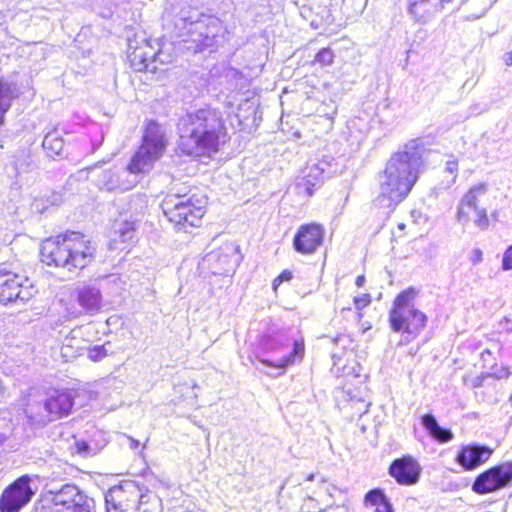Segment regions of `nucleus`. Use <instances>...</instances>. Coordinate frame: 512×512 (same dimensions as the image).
Listing matches in <instances>:
<instances>
[{
	"instance_id": "47",
	"label": "nucleus",
	"mask_w": 512,
	"mask_h": 512,
	"mask_svg": "<svg viewBox=\"0 0 512 512\" xmlns=\"http://www.w3.org/2000/svg\"><path fill=\"white\" fill-rule=\"evenodd\" d=\"M365 283V277L363 275H359L357 278H356V281H355V284L358 286V287H361L363 286Z\"/></svg>"
},
{
	"instance_id": "36",
	"label": "nucleus",
	"mask_w": 512,
	"mask_h": 512,
	"mask_svg": "<svg viewBox=\"0 0 512 512\" xmlns=\"http://www.w3.org/2000/svg\"><path fill=\"white\" fill-rule=\"evenodd\" d=\"M74 448L76 453L84 457L93 455L95 453L90 445L85 441H76Z\"/></svg>"
},
{
	"instance_id": "31",
	"label": "nucleus",
	"mask_w": 512,
	"mask_h": 512,
	"mask_svg": "<svg viewBox=\"0 0 512 512\" xmlns=\"http://www.w3.org/2000/svg\"><path fill=\"white\" fill-rule=\"evenodd\" d=\"M487 377H492L497 380L507 379L511 375V370L508 366L501 365L499 366L496 363H492L486 372Z\"/></svg>"
},
{
	"instance_id": "54",
	"label": "nucleus",
	"mask_w": 512,
	"mask_h": 512,
	"mask_svg": "<svg viewBox=\"0 0 512 512\" xmlns=\"http://www.w3.org/2000/svg\"><path fill=\"white\" fill-rule=\"evenodd\" d=\"M464 2H465V0H462V2H461V3H464Z\"/></svg>"
},
{
	"instance_id": "10",
	"label": "nucleus",
	"mask_w": 512,
	"mask_h": 512,
	"mask_svg": "<svg viewBox=\"0 0 512 512\" xmlns=\"http://www.w3.org/2000/svg\"><path fill=\"white\" fill-rule=\"evenodd\" d=\"M35 288L27 278L0 265V303L23 305L34 297Z\"/></svg>"
},
{
	"instance_id": "33",
	"label": "nucleus",
	"mask_w": 512,
	"mask_h": 512,
	"mask_svg": "<svg viewBox=\"0 0 512 512\" xmlns=\"http://www.w3.org/2000/svg\"><path fill=\"white\" fill-rule=\"evenodd\" d=\"M385 498H386V496L384 495V493L380 489L370 490L365 495V505L366 506L370 505V506H375L376 507Z\"/></svg>"
},
{
	"instance_id": "22",
	"label": "nucleus",
	"mask_w": 512,
	"mask_h": 512,
	"mask_svg": "<svg viewBox=\"0 0 512 512\" xmlns=\"http://www.w3.org/2000/svg\"><path fill=\"white\" fill-rule=\"evenodd\" d=\"M77 302L88 314H96L102 307V294L99 287L84 285L77 289Z\"/></svg>"
},
{
	"instance_id": "37",
	"label": "nucleus",
	"mask_w": 512,
	"mask_h": 512,
	"mask_svg": "<svg viewBox=\"0 0 512 512\" xmlns=\"http://www.w3.org/2000/svg\"><path fill=\"white\" fill-rule=\"evenodd\" d=\"M488 378L487 374H481L474 377H464L463 381L466 386H471L473 388L481 387L483 385L484 380Z\"/></svg>"
},
{
	"instance_id": "38",
	"label": "nucleus",
	"mask_w": 512,
	"mask_h": 512,
	"mask_svg": "<svg viewBox=\"0 0 512 512\" xmlns=\"http://www.w3.org/2000/svg\"><path fill=\"white\" fill-rule=\"evenodd\" d=\"M371 302V296L369 294H362L354 298V304L357 310H362L367 307Z\"/></svg>"
},
{
	"instance_id": "6",
	"label": "nucleus",
	"mask_w": 512,
	"mask_h": 512,
	"mask_svg": "<svg viewBox=\"0 0 512 512\" xmlns=\"http://www.w3.org/2000/svg\"><path fill=\"white\" fill-rule=\"evenodd\" d=\"M206 204L203 196L172 193L163 199L161 207L174 227L187 233L201 225Z\"/></svg>"
},
{
	"instance_id": "26",
	"label": "nucleus",
	"mask_w": 512,
	"mask_h": 512,
	"mask_svg": "<svg viewBox=\"0 0 512 512\" xmlns=\"http://www.w3.org/2000/svg\"><path fill=\"white\" fill-rule=\"evenodd\" d=\"M421 423L432 439L439 443L448 441V429L441 427L432 414L422 416Z\"/></svg>"
},
{
	"instance_id": "39",
	"label": "nucleus",
	"mask_w": 512,
	"mask_h": 512,
	"mask_svg": "<svg viewBox=\"0 0 512 512\" xmlns=\"http://www.w3.org/2000/svg\"><path fill=\"white\" fill-rule=\"evenodd\" d=\"M502 268L505 271L512 269V245H510L503 254Z\"/></svg>"
},
{
	"instance_id": "21",
	"label": "nucleus",
	"mask_w": 512,
	"mask_h": 512,
	"mask_svg": "<svg viewBox=\"0 0 512 512\" xmlns=\"http://www.w3.org/2000/svg\"><path fill=\"white\" fill-rule=\"evenodd\" d=\"M322 179L323 168H319L315 162L308 163L302 170V175L297 178L295 186L297 193L310 197Z\"/></svg>"
},
{
	"instance_id": "44",
	"label": "nucleus",
	"mask_w": 512,
	"mask_h": 512,
	"mask_svg": "<svg viewBox=\"0 0 512 512\" xmlns=\"http://www.w3.org/2000/svg\"><path fill=\"white\" fill-rule=\"evenodd\" d=\"M74 338H75L74 336H73V337H71V338H68V337L66 338L65 343H64V345H63V347H62V355H63V356H67V355H68V350H69L70 348H72V346H73V345H72V340H73Z\"/></svg>"
},
{
	"instance_id": "16",
	"label": "nucleus",
	"mask_w": 512,
	"mask_h": 512,
	"mask_svg": "<svg viewBox=\"0 0 512 512\" xmlns=\"http://www.w3.org/2000/svg\"><path fill=\"white\" fill-rule=\"evenodd\" d=\"M161 53L154 51L153 47L146 40L141 46H133L130 40L128 44V59L132 68L136 71H149L155 73L158 69L156 62L160 59Z\"/></svg>"
},
{
	"instance_id": "17",
	"label": "nucleus",
	"mask_w": 512,
	"mask_h": 512,
	"mask_svg": "<svg viewBox=\"0 0 512 512\" xmlns=\"http://www.w3.org/2000/svg\"><path fill=\"white\" fill-rule=\"evenodd\" d=\"M323 235L324 231L320 225H302L294 237V249L302 254L313 253L321 245Z\"/></svg>"
},
{
	"instance_id": "28",
	"label": "nucleus",
	"mask_w": 512,
	"mask_h": 512,
	"mask_svg": "<svg viewBox=\"0 0 512 512\" xmlns=\"http://www.w3.org/2000/svg\"><path fill=\"white\" fill-rule=\"evenodd\" d=\"M319 490L325 494L327 497L326 501L327 503H334V500L338 499L341 495L345 493V490L342 488H339L335 486L334 484L328 483V481L324 478H321L320 484H319ZM335 504H333V507Z\"/></svg>"
},
{
	"instance_id": "1",
	"label": "nucleus",
	"mask_w": 512,
	"mask_h": 512,
	"mask_svg": "<svg viewBox=\"0 0 512 512\" xmlns=\"http://www.w3.org/2000/svg\"><path fill=\"white\" fill-rule=\"evenodd\" d=\"M424 151L422 142L413 139L390 156L384 170L378 174L380 206L394 209L408 197L419 178Z\"/></svg>"
},
{
	"instance_id": "32",
	"label": "nucleus",
	"mask_w": 512,
	"mask_h": 512,
	"mask_svg": "<svg viewBox=\"0 0 512 512\" xmlns=\"http://www.w3.org/2000/svg\"><path fill=\"white\" fill-rule=\"evenodd\" d=\"M261 347L267 352H278L283 350L284 344L271 336H265L261 341Z\"/></svg>"
},
{
	"instance_id": "40",
	"label": "nucleus",
	"mask_w": 512,
	"mask_h": 512,
	"mask_svg": "<svg viewBox=\"0 0 512 512\" xmlns=\"http://www.w3.org/2000/svg\"><path fill=\"white\" fill-rule=\"evenodd\" d=\"M293 277L292 272L289 270H284L278 277H276L273 281V289L277 290L278 286L285 282L291 280Z\"/></svg>"
},
{
	"instance_id": "14",
	"label": "nucleus",
	"mask_w": 512,
	"mask_h": 512,
	"mask_svg": "<svg viewBox=\"0 0 512 512\" xmlns=\"http://www.w3.org/2000/svg\"><path fill=\"white\" fill-rule=\"evenodd\" d=\"M77 391L72 389L53 390L47 394L44 401V409L47 412V420L54 421L68 416L76 404Z\"/></svg>"
},
{
	"instance_id": "24",
	"label": "nucleus",
	"mask_w": 512,
	"mask_h": 512,
	"mask_svg": "<svg viewBox=\"0 0 512 512\" xmlns=\"http://www.w3.org/2000/svg\"><path fill=\"white\" fill-rule=\"evenodd\" d=\"M304 353V344L302 342L295 341L293 350L289 352L287 355H284L280 359L277 360H269V359H261L260 362L266 366L273 367L281 370L278 375L282 374L286 367L292 364L296 357L301 358Z\"/></svg>"
},
{
	"instance_id": "25",
	"label": "nucleus",
	"mask_w": 512,
	"mask_h": 512,
	"mask_svg": "<svg viewBox=\"0 0 512 512\" xmlns=\"http://www.w3.org/2000/svg\"><path fill=\"white\" fill-rule=\"evenodd\" d=\"M18 97L16 84L0 80V126L4 116L12 105V101Z\"/></svg>"
},
{
	"instance_id": "5",
	"label": "nucleus",
	"mask_w": 512,
	"mask_h": 512,
	"mask_svg": "<svg viewBox=\"0 0 512 512\" xmlns=\"http://www.w3.org/2000/svg\"><path fill=\"white\" fill-rule=\"evenodd\" d=\"M218 20L203 15L192 7L182 8L173 19V33L185 43H192L188 49L201 52L215 44Z\"/></svg>"
},
{
	"instance_id": "11",
	"label": "nucleus",
	"mask_w": 512,
	"mask_h": 512,
	"mask_svg": "<svg viewBox=\"0 0 512 512\" xmlns=\"http://www.w3.org/2000/svg\"><path fill=\"white\" fill-rule=\"evenodd\" d=\"M512 483V462L495 465L480 473L472 484V490L479 495L493 493Z\"/></svg>"
},
{
	"instance_id": "51",
	"label": "nucleus",
	"mask_w": 512,
	"mask_h": 512,
	"mask_svg": "<svg viewBox=\"0 0 512 512\" xmlns=\"http://www.w3.org/2000/svg\"><path fill=\"white\" fill-rule=\"evenodd\" d=\"M285 484H286V483L284 482V483L281 485V487H280V491H282V490L285 488Z\"/></svg>"
},
{
	"instance_id": "7",
	"label": "nucleus",
	"mask_w": 512,
	"mask_h": 512,
	"mask_svg": "<svg viewBox=\"0 0 512 512\" xmlns=\"http://www.w3.org/2000/svg\"><path fill=\"white\" fill-rule=\"evenodd\" d=\"M40 512H95V501L74 484L48 490Z\"/></svg>"
},
{
	"instance_id": "30",
	"label": "nucleus",
	"mask_w": 512,
	"mask_h": 512,
	"mask_svg": "<svg viewBox=\"0 0 512 512\" xmlns=\"http://www.w3.org/2000/svg\"><path fill=\"white\" fill-rule=\"evenodd\" d=\"M135 231V224L132 221H124L117 224L115 232L119 234L122 242H127L133 238Z\"/></svg>"
},
{
	"instance_id": "4",
	"label": "nucleus",
	"mask_w": 512,
	"mask_h": 512,
	"mask_svg": "<svg viewBox=\"0 0 512 512\" xmlns=\"http://www.w3.org/2000/svg\"><path fill=\"white\" fill-rule=\"evenodd\" d=\"M95 252L91 241L74 231L46 239L40 249L43 263L68 271L87 267L94 260Z\"/></svg>"
},
{
	"instance_id": "46",
	"label": "nucleus",
	"mask_w": 512,
	"mask_h": 512,
	"mask_svg": "<svg viewBox=\"0 0 512 512\" xmlns=\"http://www.w3.org/2000/svg\"><path fill=\"white\" fill-rule=\"evenodd\" d=\"M101 280L116 283L117 281L120 280V278L117 275H110V276L103 277Z\"/></svg>"
},
{
	"instance_id": "53",
	"label": "nucleus",
	"mask_w": 512,
	"mask_h": 512,
	"mask_svg": "<svg viewBox=\"0 0 512 512\" xmlns=\"http://www.w3.org/2000/svg\"><path fill=\"white\" fill-rule=\"evenodd\" d=\"M449 437H450V440L453 438V434L451 431H450Z\"/></svg>"
},
{
	"instance_id": "20",
	"label": "nucleus",
	"mask_w": 512,
	"mask_h": 512,
	"mask_svg": "<svg viewBox=\"0 0 512 512\" xmlns=\"http://www.w3.org/2000/svg\"><path fill=\"white\" fill-rule=\"evenodd\" d=\"M26 436L24 424L13 420H0V444L16 449Z\"/></svg>"
},
{
	"instance_id": "15",
	"label": "nucleus",
	"mask_w": 512,
	"mask_h": 512,
	"mask_svg": "<svg viewBox=\"0 0 512 512\" xmlns=\"http://www.w3.org/2000/svg\"><path fill=\"white\" fill-rule=\"evenodd\" d=\"M238 260V247L233 243H226L219 250L208 253L202 264L213 274H228L234 270Z\"/></svg>"
},
{
	"instance_id": "41",
	"label": "nucleus",
	"mask_w": 512,
	"mask_h": 512,
	"mask_svg": "<svg viewBox=\"0 0 512 512\" xmlns=\"http://www.w3.org/2000/svg\"><path fill=\"white\" fill-rule=\"evenodd\" d=\"M332 158L330 156H325L323 157L321 160H318L316 163V165L320 168L322 167L323 168V175L326 173V172H329V168L331 167V162H332Z\"/></svg>"
},
{
	"instance_id": "19",
	"label": "nucleus",
	"mask_w": 512,
	"mask_h": 512,
	"mask_svg": "<svg viewBox=\"0 0 512 512\" xmlns=\"http://www.w3.org/2000/svg\"><path fill=\"white\" fill-rule=\"evenodd\" d=\"M493 449L480 444L463 446L456 455V462L465 470H473L487 462L492 456Z\"/></svg>"
},
{
	"instance_id": "18",
	"label": "nucleus",
	"mask_w": 512,
	"mask_h": 512,
	"mask_svg": "<svg viewBox=\"0 0 512 512\" xmlns=\"http://www.w3.org/2000/svg\"><path fill=\"white\" fill-rule=\"evenodd\" d=\"M421 468L410 456L394 460L389 467V474L401 485H414L418 482Z\"/></svg>"
},
{
	"instance_id": "35",
	"label": "nucleus",
	"mask_w": 512,
	"mask_h": 512,
	"mask_svg": "<svg viewBox=\"0 0 512 512\" xmlns=\"http://www.w3.org/2000/svg\"><path fill=\"white\" fill-rule=\"evenodd\" d=\"M333 58V52L329 48H323L317 53L315 61L322 65H329L333 62Z\"/></svg>"
},
{
	"instance_id": "43",
	"label": "nucleus",
	"mask_w": 512,
	"mask_h": 512,
	"mask_svg": "<svg viewBox=\"0 0 512 512\" xmlns=\"http://www.w3.org/2000/svg\"><path fill=\"white\" fill-rule=\"evenodd\" d=\"M376 512H393L392 505L387 498L376 506Z\"/></svg>"
},
{
	"instance_id": "3",
	"label": "nucleus",
	"mask_w": 512,
	"mask_h": 512,
	"mask_svg": "<svg viewBox=\"0 0 512 512\" xmlns=\"http://www.w3.org/2000/svg\"><path fill=\"white\" fill-rule=\"evenodd\" d=\"M166 142L162 127L154 121H149L142 137V144L127 168L120 171H103L99 176L98 185L107 191L130 190L138 182V175L146 174L153 168L154 163L162 156Z\"/></svg>"
},
{
	"instance_id": "49",
	"label": "nucleus",
	"mask_w": 512,
	"mask_h": 512,
	"mask_svg": "<svg viewBox=\"0 0 512 512\" xmlns=\"http://www.w3.org/2000/svg\"><path fill=\"white\" fill-rule=\"evenodd\" d=\"M4 392H5L4 386H3L2 382L0 381V400L3 398Z\"/></svg>"
},
{
	"instance_id": "42",
	"label": "nucleus",
	"mask_w": 512,
	"mask_h": 512,
	"mask_svg": "<svg viewBox=\"0 0 512 512\" xmlns=\"http://www.w3.org/2000/svg\"><path fill=\"white\" fill-rule=\"evenodd\" d=\"M481 359L483 362V366L489 369L490 365L492 364V352L489 349H485L481 353Z\"/></svg>"
},
{
	"instance_id": "12",
	"label": "nucleus",
	"mask_w": 512,
	"mask_h": 512,
	"mask_svg": "<svg viewBox=\"0 0 512 512\" xmlns=\"http://www.w3.org/2000/svg\"><path fill=\"white\" fill-rule=\"evenodd\" d=\"M487 186L479 184L472 187L462 198L458 208V220L466 223L473 217L475 224L485 229L489 225L486 208L480 207V198L485 196Z\"/></svg>"
},
{
	"instance_id": "29",
	"label": "nucleus",
	"mask_w": 512,
	"mask_h": 512,
	"mask_svg": "<svg viewBox=\"0 0 512 512\" xmlns=\"http://www.w3.org/2000/svg\"><path fill=\"white\" fill-rule=\"evenodd\" d=\"M333 503H327L324 508L320 506V501L312 496H307L301 505V512H325L332 508Z\"/></svg>"
},
{
	"instance_id": "34",
	"label": "nucleus",
	"mask_w": 512,
	"mask_h": 512,
	"mask_svg": "<svg viewBox=\"0 0 512 512\" xmlns=\"http://www.w3.org/2000/svg\"><path fill=\"white\" fill-rule=\"evenodd\" d=\"M107 354L105 345H96L88 349V358L94 362L102 360Z\"/></svg>"
},
{
	"instance_id": "45",
	"label": "nucleus",
	"mask_w": 512,
	"mask_h": 512,
	"mask_svg": "<svg viewBox=\"0 0 512 512\" xmlns=\"http://www.w3.org/2000/svg\"><path fill=\"white\" fill-rule=\"evenodd\" d=\"M503 60L507 66L512 65V52H507L503 56Z\"/></svg>"
},
{
	"instance_id": "23",
	"label": "nucleus",
	"mask_w": 512,
	"mask_h": 512,
	"mask_svg": "<svg viewBox=\"0 0 512 512\" xmlns=\"http://www.w3.org/2000/svg\"><path fill=\"white\" fill-rule=\"evenodd\" d=\"M445 1H408V13L418 22H427L444 9Z\"/></svg>"
},
{
	"instance_id": "50",
	"label": "nucleus",
	"mask_w": 512,
	"mask_h": 512,
	"mask_svg": "<svg viewBox=\"0 0 512 512\" xmlns=\"http://www.w3.org/2000/svg\"><path fill=\"white\" fill-rule=\"evenodd\" d=\"M316 475L314 473H311L307 476L308 481H313L315 479Z\"/></svg>"
},
{
	"instance_id": "13",
	"label": "nucleus",
	"mask_w": 512,
	"mask_h": 512,
	"mask_svg": "<svg viewBox=\"0 0 512 512\" xmlns=\"http://www.w3.org/2000/svg\"><path fill=\"white\" fill-rule=\"evenodd\" d=\"M30 482L31 477L23 475L8 485L0 496V512H20L35 494Z\"/></svg>"
},
{
	"instance_id": "27",
	"label": "nucleus",
	"mask_w": 512,
	"mask_h": 512,
	"mask_svg": "<svg viewBox=\"0 0 512 512\" xmlns=\"http://www.w3.org/2000/svg\"><path fill=\"white\" fill-rule=\"evenodd\" d=\"M42 147L51 158L62 156L64 151V140L57 130H52L45 135Z\"/></svg>"
},
{
	"instance_id": "52",
	"label": "nucleus",
	"mask_w": 512,
	"mask_h": 512,
	"mask_svg": "<svg viewBox=\"0 0 512 512\" xmlns=\"http://www.w3.org/2000/svg\"><path fill=\"white\" fill-rule=\"evenodd\" d=\"M368 411V405H365V409H364V413H366Z\"/></svg>"
},
{
	"instance_id": "9",
	"label": "nucleus",
	"mask_w": 512,
	"mask_h": 512,
	"mask_svg": "<svg viewBox=\"0 0 512 512\" xmlns=\"http://www.w3.org/2000/svg\"><path fill=\"white\" fill-rule=\"evenodd\" d=\"M151 498V495L142 493L135 482L125 481L106 492V512H151L148 507Z\"/></svg>"
},
{
	"instance_id": "48",
	"label": "nucleus",
	"mask_w": 512,
	"mask_h": 512,
	"mask_svg": "<svg viewBox=\"0 0 512 512\" xmlns=\"http://www.w3.org/2000/svg\"><path fill=\"white\" fill-rule=\"evenodd\" d=\"M129 441H130V447L132 449H136L138 446H139V441L129 437Z\"/></svg>"
},
{
	"instance_id": "8",
	"label": "nucleus",
	"mask_w": 512,
	"mask_h": 512,
	"mask_svg": "<svg viewBox=\"0 0 512 512\" xmlns=\"http://www.w3.org/2000/svg\"><path fill=\"white\" fill-rule=\"evenodd\" d=\"M415 296L413 289L401 292L394 300L389 320L393 331H403L415 337L425 326L427 317L416 309L412 303Z\"/></svg>"
},
{
	"instance_id": "2",
	"label": "nucleus",
	"mask_w": 512,
	"mask_h": 512,
	"mask_svg": "<svg viewBox=\"0 0 512 512\" xmlns=\"http://www.w3.org/2000/svg\"><path fill=\"white\" fill-rule=\"evenodd\" d=\"M179 149L187 155L199 157L219 150L227 140L221 111L205 107L181 116L177 123Z\"/></svg>"
}]
</instances>
